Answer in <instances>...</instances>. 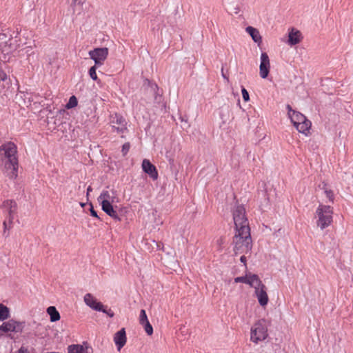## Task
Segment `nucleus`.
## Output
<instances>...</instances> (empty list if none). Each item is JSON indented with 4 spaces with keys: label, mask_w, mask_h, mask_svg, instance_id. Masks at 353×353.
I'll list each match as a JSON object with an SVG mask.
<instances>
[{
    "label": "nucleus",
    "mask_w": 353,
    "mask_h": 353,
    "mask_svg": "<svg viewBox=\"0 0 353 353\" xmlns=\"http://www.w3.org/2000/svg\"><path fill=\"white\" fill-rule=\"evenodd\" d=\"M90 214L92 216H94L96 218H99L97 215V212L93 209V207L92 205H91V208H90Z\"/></svg>",
    "instance_id": "obj_33"
},
{
    "label": "nucleus",
    "mask_w": 353,
    "mask_h": 353,
    "mask_svg": "<svg viewBox=\"0 0 353 353\" xmlns=\"http://www.w3.org/2000/svg\"><path fill=\"white\" fill-rule=\"evenodd\" d=\"M0 80L6 82L7 84L9 83V79H8V77L6 73L1 72H0Z\"/></svg>",
    "instance_id": "obj_32"
},
{
    "label": "nucleus",
    "mask_w": 353,
    "mask_h": 353,
    "mask_svg": "<svg viewBox=\"0 0 353 353\" xmlns=\"http://www.w3.org/2000/svg\"><path fill=\"white\" fill-rule=\"evenodd\" d=\"M130 143H125L122 146V152H123V154L125 156L129 151L130 150Z\"/></svg>",
    "instance_id": "obj_30"
},
{
    "label": "nucleus",
    "mask_w": 353,
    "mask_h": 353,
    "mask_svg": "<svg viewBox=\"0 0 353 353\" xmlns=\"http://www.w3.org/2000/svg\"><path fill=\"white\" fill-rule=\"evenodd\" d=\"M17 148L12 142H6L0 146V161L5 174L12 179L18 173Z\"/></svg>",
    "instance_id": "obj_2"
},
{
    "label": "nucleus",
    "mask_w": 353,
    "mask_h": 353,
    "mask_svg": "<svg viewBox=\"0 0 353 353\" xmlns=\"http://www.w3.org/2000/svg\"><path fill=\"white\" fill-rule=\"evenodd\" d=\"M259 276L256 274H246L245 276H238L234 279L235 283H243L249 285L250 287L255 286L259 283Z\"/></svg>",
    "instance_id": "obj_12"
},
{
    "label": "nucleus",
    "mask_w": 353,
    "mask_h": 353,
    "mask_svg": "<svg viewBox=\"0 0 353 353\" xmlns=\"http://www.w3.org/2000/svg\"><path fill=\"white\" fill-rule=\"evenodd\" d=\"M108 48H97L92 50L89 51L88 54L94 61L96 65H102L108 55Z\"/></svg>",
    "instance_id": "obj_6"
},
{
    "label": "nucleus",
    "mask_w": 353,
    "mask_h": 353,
    "mask_svg": "<svg viewBox=\"0 0 353 353\" xmlns=\"http://www.w3.org/2000/svg\"><path fill=\"white\" fill-rule=\"evenodd\" d=\"M4 212L8 213V219L10 223H12L14 215L17 210V203L13 200H6L0 206Z\"/></svg>",
    "instance_id": "obj_8"
},
{
    "label": "nucleus",
    "mask_w": 353,
    "mask_h": 353,
    "mask_svg": "<svg viewBox=\"0 0 353 353\" xmlns=\"http://www.w3.org/2000/svg\"><path fill=\"white\" fill-rule=\"evenodd\" d=\"M26 52H29V51H30V47H28L26 48Z\"/></svg>",
    "instance_id": "obj_40"
},
{
    "label": "nucleus",
    "mask_w": 353,
    "mask_h": 353,
    "mask_svg": "<svg viewBox=\"0 0 353 353\" xmlns=\"http://www.w3.org/2000/svg\"><path fill=\"white\" fill-rule=\"evenodd\" d=\"M268 336V328L265 321L259 320L251 328V341L255 343L265 340Z\"/></svg>",
    "instance_id": "obj_5"
},
{
    "label": "nucleus",
    "mask_w": 353,
    "mask_h": 353,
    "mask_svg": "<svg viewBox=\"0 0 353 353\" xmlns=\"http://www.w3.org/2000/svg\"><path fill=\"white\" fill-rule=\"evenodd\" d=\"M11 224L12 223H10L9 221H8V219L7 218L6 220H5L3 223V233L6 234V232L7 230H10V228H11Z\"/></svg>",
    "instance_id": "obj_29"
},
{
    "label": "nucleus",
    "mask_w": 353,
    "mask_h": 353,
    "mask_svg": "<svg viewBox=\"0 0 353 353\" xmlns=\"http://www.w3.org/2000/svg\"><path fill=\"white\" fill-rule=\"evenodd\" d=\"M252 288H254V294L260 305L262 307L267 305L269 301L268 295L267 294V288L259 278V283Z\"/></svg>",
    "instance_id": "obj_7"
},
{
    "label": "nucleus",
    "mask_w": 353,
    "mask_h": 353,
    "mask_svg": "<svg viewBox=\"0 0 353 353\" xmlns=\"http://www.w3.org/2000/svg\"><path fill=\"white\" fill-rule=\"evenodd\" d=\"M319 188L323 191L324 194L327 198L328 201L333 203L334 199V195L332 190L330 189L328 185L323 182L319 185Z\"/></svg>",
    "instance_id": "obj_21"
},
{
    "label": "nucleus",
    "mask_w": 353,
    "mask_h": 353,
    "mask_svg": "<svg viewBox=\"0 0 353 353\" xmlns=\"http://www.w3.org/2000/svg\"><path fill=\"white\" fill-rule=\"evenodd\" d=\"M241 92H242V97H243V100L245 101H248L250 99V97H249V94H248V92L247 91V90L245 88H243L241 90Z\"/></svg>",
    "instance_id": "obj_28"
},
{
    "label": "nucleus",
    "mask_w": 353,
    "mask_h": 353,
    "mask_svg": "<svg viewBox=\"0 0 353 353\" xmlns=\"http://www.w3.org/2000/svg\"><path fill=\"white\" fill-rule=\"evenodd\" d=\"M83 301L85 305L95 311L103 310V304L97 301V299L90 293L84 295Z\"/></svg>",
    "instance_id": "obj_11"
},
{
    "label": "nucleus",
    "mask_w": 353,
    "mask_h": 353,
    "mask_svg": "<svg viewBox=\"0 0 353 353\" xmlns=\"http://www.w3.org/2000/svg\"><path fill=\"white\" fill-rule=\"evenodd\" d=\"M68 353H91L90 348L83 345H71L68 347Z\"/></svg>",
    "instance_id": "obj_20"
},
{
    "label": "nucleus",
    "mask_w": 353,
    "mask_h": 353,
    "mask_svg": "<svg viewBox=\"0 0 353 353\" xmlns=\"http://www.w3.org/2000/svg\"><path fill=\"white\" fill-rule=\"evenodd\" d=\"M127 341L125 328L121 329L114 335V342L119 351L125 345Z\"/></svg>",
    "instance_id": "obj_13"
},
{
    "label": "nucleus",
    "mask_w": 353,
    "mask_h": 353,
    "mask_svg": "<svg viewBox=\"0 0 353 353\" xmlns=\"http://www.w3.org/2000/svg\"><path fill=\"white\" fill-rule=\"evenodd\" d=\"M141 325L144 327V330L148 335L150 336L153 334V328L149 321L143 323Z\"/></svg>",
    "instance_id": "obj_25"
},
{
    "label": "nucleus",
    "mask_w": 353,
    "mask_h": 353,
    "mask_svg": "<svg viewBox=\"0 0 353 353\" xmlns=\"http://www.w3.org/2000/svg\"><path fill=\"white\" fill-rule=\"evenodd\" d=\"M98 65H96L94 64V66L91 67L89 70V75L90 77V78L94 80V81H97V73H96V70H97V67Z\"/></svg>",
    "instance_id": "obj_26"
},
{
    "label": "nucleus",
    "mask_w": 353,
    "mask_h": 353,
    "mask_svg": "<svg viewBox=\"0 0 353 353\" xmlns=\"http://www.w3.org/2000/svg\"><path fill=\"white\" fill-rule=\"evenodd\" d=\"M77 99L75 96H72L70 97L68 102L65 105V108L67 109H71L72 108H74L77 105Z\"/></svg>",
    "instance_id": "obj_24"
},
{
    "label": "nucleus",
    "mask_w": 353,
    "mask_h": 353,
    "mask_svg": "<svg viewBox=\"0 0 353 353\" xmlns=\"http://www.w3.org/2000/svg\"><path fill=\"white\" fill-rule=\"evenodd\" d=\"M146 321H148V319L145 311L144 310H141L140 312L139 323H140V324H141Z\"/></svg>",
    "instance_id": "obj_27"
},
{
    "label": "nucleus",
    "mask_w": 353,
    "mask_h": 353,
    "mask_svg": "<svg viewBox=\"0 0 353 353\" xmlns=\"http://www.w3.org/2000/svg\"><path fill=\"white\" fill-rule=\"evenodd\" d=\"M84 205H85L84 203H81V206H84Z\"/></svg>",
    "instance_id": "obj_41"
},
{
    "label": "nucleus",
    "mask_w": 353,
    "mask_h": 353,
    "mask_svg": "<svg viewBox=\"0 0 353 353\" xmlns=\"http://www.w3.org/2000/svg\"><path fill=\"white\" fill-rule=\"evenodd\" d=\"M102 210L110 217L116 221H120L121 219L118 215L117 212L114 210L112 203L105 201L104 203L101 204Z\"/></svg>",
    "instance_id": "obj_17"
},
{
    "label": "nucleus",
    "mask_w": 353,
    "mask_h": 353,
    "mask_svg": "<svg viewBox=\"0 0 353 353\" xmlns=\"http://www.w3.org/2000/svg\"><path fill=\"white\" fill-rule=\"evenodd\" d=\"M260 60L259 74L262 79H265L268 77L270 69V62L268 54L262 52Z\"/></svg>",
    "instance_id": "obj_10"
},
{
    "label": "nucleus",
    "mask_w": 353,
    "mask_h": 353,
    "mask_svg": "<svg viewBox=\"0 0 353 353\" xmlns=\"http://www.w3.org/2000/svg\"><path fill=\"white\" fill-rule=\"evenodd\" d=\"M221 74H222V77L227 80V81H229V79L228 77L224 74L223 72V68L221 69Z\"/></svg>",
    "instance_id": "obj_35"
},
{
    "label": "nucleus",
    "mask_w": 353,
    "mask_h": 353,
    "mask_svg": "<svg viewBox=\"0 0 353 353\" xmlns=\"http://www.w3.org/2000/svg\"><path fill=\"white\" fill-rule=\"evenodd\" d=\"M233 12H234L236 14H239V8H235L234 10H233Z\"/></svg>",
    "instance_id": "obj_38"
},
{
    "label": "nucleus",
    "mask_w": 353,
    "mask_h": 353,
    "mask_svg": "<svg viewBox=\"0 0 353 353\" xmlns=\"http://www.w3.org/2000/svg\"><path fill=\"white\" fill-rule=\"evenodd\" d=\"M19 327V323L14 320H10L8 322L3 323L0 325V330L4 332H18Z\"/></svg>",
    "instance_id": "obj_18"
},
{
    "label": "nucleus",
    "mask_w": 353,
    "mask_h": 353,
    "mask_svg": "<svg viewBox=\"0 0 353 353\" xmlns=\"http://www.w3.org/2000/svg\"><path fill=\"white\" fill-rule=\"evenodd\" d=\"M100 312H102L106 314H108L110 317H113L114 316V312L110 310H106L104 307V305H103V310H101Z\"/></svg>",
    "instance_id": "obj_31"
},
{
    "label": "nucleus",
    "mask_w": 353,
    "mask_h": 353,
    "mask_svg": "<svg viewBox=\"0 0 353 353\" xmlns=\"http://www.w3.org/2000/svg\"><path fill=\"white\" fill-rule=\"evenodd\" d=\"M7 38V35L5 33H0V41H4Z\"/></svg>",
    "instance_id": "obj_34"
},
{
    "label": "nucleus",
    "mask_w": 353,
    "mask_h": 353,
    "mask_svg": "<svg viewBox=\"0 0 353 353\" xmlns=\"http://www.w3.org/2000/svg\"><path fill=\"white\" fill-rule=\"evenodd\" d=\"M245 31L247 33H248L250 35L252 40L255 43H261L262 38H261L259 31L256 28L252 27V26H248L245 28Z\"/></svg>",
    "instance_id": "obj_19"
},
{
    "label": "nucleus",
    "mask_w": 353,
    "mask_h": 353,
    "mask_svg": "<svg viewBox=\"0 0 353 353\" xmlns=\"http://www.w3.org/2000/svg\"><path fill=\"white\" fill-rule=\"evenodd\" d=\"M287 109L288 110V117L294 126L299 132L307 134L311 128L310 121L301 112L293 110L290 105H287Z\"/></svg>",
    "instance_id": "obj_4"
},
{
    "label": "nucleus",
    "mask_w": 353,
    "mask_h": 353,
    "mask_svg": "<svg viewBox=\"0 0 353 353\" xmlns=\"http://www.w3.org/2000/svg\"><path fill=\"white\" fill-rule=\"evenodd\" d=\"M333 208L330 205L319 204L315 212L316 225L321 230L329 227L333 221Z\"/></svg>",
    "instance_id": "obj_3"
},
{
    "label": "nucleus",
    "mask_w": 353,
    "mask_h": 353,
    "mask_svg": "<svg viewBox=\"0 0 353 353\" xmlns=\"http://www.w3.org/2000/svg\"><path fill=\"white\" fill-rule=\"evenodd\" d=\"M92 191V188L91 186H88L87 189V196H88L89 193Z\"/></svg>",
    "instance_id": "obj_37"
},
{
    "label": "nucleus",
    "mask_w": 353,
    "mask_h": 353,
    "mask_svg": "<svg viewBox=\"0 0 353 353\" xmlns=\"http://www.w3.org/2000/svg\"><path fill=\"white\" fill-rule=\"evenodd\" d=\"M110 123L112 128L115 129L118 133H123L127 130V123L123 117L119 114L112 115Z\"/></svg>",
    "instance_id": "obj_9"
},
{
    "label": "nucleus",
    "mask_w": 353,
    "mask_h": 353,
    "mask_svg": "<svg viewBox=\"0 0 353 353\" xmlns=\"http://www.w3.org/2000/svg\"><path fill=\"white\" fill-rule=\"evenodd\" d=\"M240 260L242 263H245L246 261V258L245 256H241Z\"/></svg>",
    "instance_id": "obj_36"
},
{
    "label": "nucleus",
    "mask_w": 353,
    "mask_h": 353,
    "mask_svg": "<svg viewBox=\"0 0 353 353\" xmlns=\"http://www.w3.org/2000/svg\"><path fill=\"white\" fill-rule=\"evenodd\" d=\"M217 243L221 245L222 243H223V239H219L218 241H217Z\"/></svg>",
    "instance_id": "obj_39"
},
{
    "label": "nucleus",
    "mask_w": 353,
    "mask_h": 353,
    "mask_svg": "<svg viewBox=\"0 0 353 353\" xmlns=\"http://www.w3.org/2000/svg\"><path fill=\"white\" fill-rule=\"evenodd\" d=\"M115 199L116 193L113 190L110 191L103 190L98 198V201L101 202V204L104 203L105 201H108L110 203H112L114 202Z\"/></svg>",
    "instance_id": "obj_15"
},
{
    "label": "nucleus",
    "mask_w": 353,
    "mask_h": 353,
    "mask_svg": "<svg viewBox=\"0 0 353 353\" xmlns=\"http://www.w3.org/2000/svg\"><path fill=\"white\" fill-rule=\"evenodd\" d=\"M233 220L236 233L234 236V252L235 254H246L252 247L250 228L245 216V210L242 205H237L233 210Z\"/></svg>",
    "instance_id": "obj_1"
},
{
    "label": "nucleus",
    "mask_w": 353,
    "mask_h": 353,
    "mask_svg": "<svg viewBox=\"0 0 353 353\" xmlns=\"http://www.w3.org/2000/svg\"><path fill=\"white\" fill-rule=\"evenodd\" d=\"M47 312L50 315V321L55 322L60 319V314L55 307H48L47 309Z\"/></svg>",
    "instance_id": "obj_22"
},
{
    "label": "nucleus",
    "mask_w": 353,
    "mask_h": 353,
    "mask_svg": "<svg viewBox=\"0 0 353 353\" xmlns=\"http://www.w3.org/2000/svg\"><path fill=\"white\" fill-rule=\"evenodd\" d=\"M302 39L301 33L299 30L292 28L288 33V43L290 46H294L301 42Z\"/></svg>",
    "instance_id": "obj_16"
},
{
    "label": "nucleus",
    "mask_w": 353,
    "mask_h": 353,
    "mask_svg": "<svg viewBox=\"0 0 353 353\" xmlns=\"http://www.w3.org/2000/svg\"><path fill=\"white\" fill-rule=\"evenodd\" d=\"M10 316L9 308L2 303H0V321H4L8 319Z\"/></svg>",
    "instance_id": "obj_23"
},
{
    "label": "nucleus",
    "mask_w": 353,
    "mask_h": 353,
    "mask_svg": "<svg viewBox=\"0 0 353 353\" xmlns=\"http://www.w3.org/2000/svg\"><path fill=\"white\" fill-rule=\"evenodd\" d=\"M142 169L148 174L153 180L158 178V172L154 165L148 159H144L142 162Z\"/></svg>",
    "instance_id": "obj_14"
}]
</instances>
